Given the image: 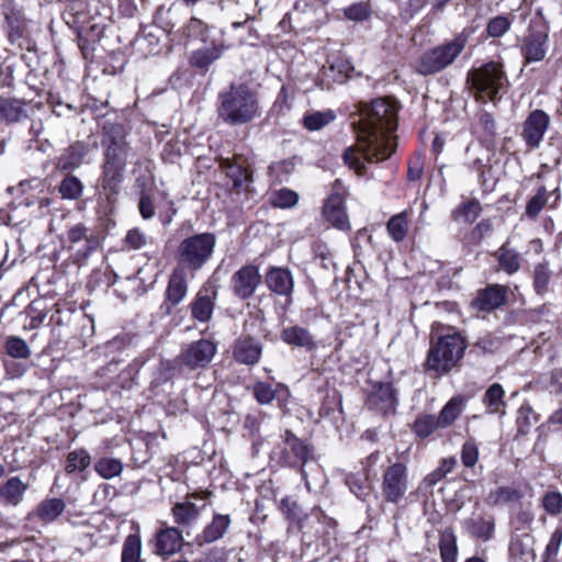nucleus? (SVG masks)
<instances>
[{
	"instance_id": "obj_1",
	"label": "nucleus",
	"mask_w": 562,
	"mask_h": 562,
	"mask_svg": "<svg viewBox=\"0 0 562 562\" xmlns=\"http://www.w3.org/2000/svg\"><path fill=\"white\" fill-rule=\"evenodd\" d=\"M397 111L396 101L390 98H378L361 105L360 117L352 123L357 143L346 148L342 155L345 164L358 176L367 175V164L384 161L394 153Z\"/></svg>"
},
{
	"instance_id": "obj_2",
	"label": "nucleus",
	"mask_w": 562,
	"mask_h": 562,
	"mask_svg": "<svg viewBox=\"0 0 562 562\" xmlns=\"http://www.w3.org/2000/svg\"><path fill=\"white\" fill-rule=\"evenodd\" d=\"M218 117L229 125H243L259 115L257 94L246 83H233L218 94Z\"/></svg>"
},
{
	"instance_id": "obj_3",
	"label": "nucleus",
	"mask_w": 562,
	"mask_h": 562,
	"mask_svg": "<svg viewBox=\"0 0 562 562\" xmlns=\"http://www.w3.org/2000/svg\"><path fill=\"white\" fill-rule=\"evenodd\" d=\"M216 245L212 233H200L184 238L176 252L177 267L182 268L193 277L211 259Z\"/></svg>"
},
{
	"instance_id": "obj_4",
	"label": "nucleus",
	"mask_w": 562,
	"mask_h": 562,
	"mask_svg": "<svg viewBox=\"0 0 562 562\" xmlns=\"http://www.w3.org/2000/svg\"><path fill=\"white\" fill-rule=\"evenodd\" d=\"M467 344L460 333L439 336L428 351L426 366L437 373H447L462 359Z\"/></svg>"
},
{
	"instance_id": "obj_5",
	"label": "nucleus",
	"mask_w": 562,
	"mask_h": 562,
	"mask_svg": "<svg viewBox=\"0 0 562 562\" xmlns=\"http://www.w3.org/2000/svg\"><path fill=\"white\" fill-rule=\"evenodd\" d=\"M468 81L474 89L476 98L484 102L494 101L499 91L508 83L504 66L498 61H488L471 70Z\"/></svg>"
},
{
	"instance_id": "obj_6",
	"label": "nucleus",
	"mask_w": 562,
	"mask_h": 562,
	"mask_svg": "<svg viewBox=\"0 0 562 562\" xmlns=\"http://www.w3.org/2000/svg\"><path fill=\"white\" fill-rule=\"evenodd\" d=\"M468 42L461 33L451 41L424 53L416 66V71L423 76L432 75L450 66L464 49Z\"/></svg>"
},
{
	"instance_id": "obj_7",
	"label": "nucleus",
	"mask_w": 562,
	"mask_h": 562,
	"mask_svg": "<svg viewBox=\"0 0 562 562\" xmlns=\"http://www.w3.org/2000/svg\"><path fill=\"white\" fill-rule=\"evenodd\" d=\"M409 488L408 469L403 462L390 464L383 472L381 494L386 503L398 505Z\"/></svg>"
},
{
	"instance_id": "obj_8",
	"label": "nucleus",
	"mask_w": 562,
	"mask_h": 562,
	"mask_svg": "<svg viewBox=\"0 0 562 562\" xmlns=\"http://www.w3.org/2000/svg\"><path fill=\"white\" fill-rule=\"evenodd\" d=\"M311 458V448L290 430L271 451L272 460L288 467L304 465Z\"/></svg>"
},
{
	"instance_id": "obj_9",
	"label": "nucleus",
	"mask_w": 562,
	"mask_h": 562,
	"mask_svg": "<svg viewBox=\"0 0 562 562\" xmlns=\"http://www.w3.org/2000/svg\"><path fill=\"white\" fill-rule=\"evenodd\" d=\"M216 345L209 339H199L184 347L177 358L181 367L189 370L205 369L216 355Z\"/></svg>"
},
{
	"instance_id": "obj_10",
	"label": "nucleus",
	"mask_w": 562,
	"mask_h": 562,
	"mask_svg": "<svg viewBox=\"0 0 562 562\" xmlns=\"http://www.w3.org/2000/svg\"><path fill=\"white\" fill-rule=\"evenodd\" d=\"M347 190L340 180H336L333 192L323 207L326 220L339 229L349 228V218L345 207Z\"/></svg>"
},
{
	"instance_id": "obj_11",
	"label": "nucleus",
	"mask_w": 562,
	"mask_h": 562,
	"mask_svg": "<svg viewBox=\"0 0 562 562\" xmlns=\"http://www.w3.org/2000/svg\"><path fill=\"white\" fill-rule=\"evenodd\" d=\"M260 283L261 274L258 267L246 265L233 274L231 289L236 297L247 300L254 295Z\"/></svg>"
},
{
	"instance_id": "obj_12",
	"label": "nucleus",
	"mask_w": 562,
	"mask_h": 562,
	"mask_svg": "<svg viewBox=\"0 0 562 562\" xmlns=\"http://www.w3.org/2000/svg\"><path fill=\"white\" fill-rule=\"evenodd\" d=\"M104 144L106 146L104 162L125 167L131 148L125 140L122 127H111L106 133Z\"/></svg>"
},
{
	"instance_id": "obj_13",
	"label": "nucleus",
	"mask_w": 562,
	"mask_h": 562,
	"mask_svg": "<svg viewBox=\"0 0 562 562\" xmlns=\"http://www.w3.org/2000/svg\"><path fill=\"white\" fill-rule=\"evenodd\" d=\"M549 34L543 30H530L522 40L520 53L525 64L538 63L546 58Z\"/></svg>"
},
{
	"instance_id": "obj_14",
	"label": "nucleus",
	"mask_w": 562,
	"mask_h": 562,
	"mask_svg": "<svg viewBox=\"0 0 562 562\" xmlns=\"http://www.w3.org/2000/svg\"><path fill=\"white\" fill-rule=\"evenodd\" d=\"M550 124L549 115L542 110L532 111L524 124L522 137L527 145L536 148L543 139Z\"/></svg>"
},
{
	"instance_id": "obj_15",
	"label": "nucleus",
	"mask_w": 562,
	"mask_h": 562,
	"mask_svg": "<svg viewBox=\"0 0 562 562\" xmlns=\"http://www.w3.org/2000/svg\"><path fill=\"white\" fill-rule=\"evenodd\" d=\"M507 301V288L501 284H492L483 290H480L472 301L473 308L480 312H491Z\"/></svg>"
},
{
	"instance_id": "obj_16",
	"label": "nucleus",
	"mask_w": 562,
	"mask_h": 562,
	"mask_svg": "<svg viewBox=\"0 0 562 562\" xmlns=\"http://www.w3.org/2000/svg\"><path fill=\"white\" fill-rule=\"evenodd\" d=\"M196 498L202 499V497L193 493L187 495L182 502H178L172 506L171 514L177 525L182 528H189L198 521L205 505L203 504L202 506H198L193 502V499Z\"/></svg>"
},
{
	"instance_id": "obj_17",
	"label": "nucleus",
	"mask_w": 562,
	"mask_h": 562,
	"mask_svg": "<svg viewBox=\"0 0 562 562\" xmlns=\"http://www.w3.org/2000/svg\"><path fill=\"white\" fill-rule=\"evenodd\" d=\"M396 404V392L391 383L375 385L368 398V406L384 415L394 413Z\"/></svg>"
},
{
	"instance_id": "obj_18",
	"label": "nucleus",
	"mask_w": 562,
	"mask_h": 562,
	"mask_svg": "<svg viewBox=\"0 0 562 562\" xmlns=\"http://www.w3.org/2000/svg\"><path fill=\"white\" fill-rule=\"evenodd\" d=\"M182 543L181 531L176 527H166L156 535L155 553L159 555L175 554L181 549Z\"/></svg>"
},
{
	"instance_id": "obj_19",
	"label": "nucleus",
	"mask_w": 562,
	"mask_h": 562,
	"mask_svg": "<svg viewBox=\"0 0 562 562\" xmlns=\"http://www.w3.org/2000/svg\"><path fill=\"white\" fill-rule=\"evenodd\" d=\"M266 284L273 293L290 297L293 292L292 273L284 268H271L266 274Z\"/></svg>"
},
{
	"instance_id": "obj_20",
	"label": "nucleus",
	"mask_w": 562,
	"mask_h": 562,
	"mask_svg": "<svg viewBox=\"0 0 562 562\" xmlns=\"http://www.w3.org/2000/svg\"><path fill=\"white\" fill-rule=\"evenodd\" d=\"M221 168L226 173V177L232 180L235 189L247 188L252 181L251 171L245 166L244 161L237 158L233 160L229 158L223 159Z\"/></svg>"
},
{
	"instance_id": "obj_21",
	"label": "nucleus",
	"mask_w": 562,
	"mask_h": 562,
	"mask_svg": "<svg viewBox=\"0 0 562 562\" xmlns=\"http://www.w3.org/2000/svg\"><path fill=\"white\" fill-rule=\"evenodd\" d=\"M216 291L212 288H204L200 290L191 304V313L193 318L199 322H207L214 311V300Z\"/></svg>"
},
{
	"instance_id": "obj_22",
	"label": "nucleus",
	"mask_w": 562,
	"mask_h": 562,
	"mask_svg": "<svg viewBox=\"0 0 562 562\" xmlns=\"http://www.w3.org/2000/svg\"><path fill=\"white\" fill-rule=\"evenodd\" d=\"M462 527L471 537L488 541L494 537L495 519L492 516L470 517L463 520Z\"/></svg>"
},
{
	"instance_id": "obj_23",
	"label": "nucleus",
	"mask_w": 562,
	"mask_h": 562,
	"mask_svg": "<svg viewBox=\"0 0 562 562\" xmlns=\"http://www.w3.org/2000/svg\"><path fill=\"white\" fill-rule=\"evenodd\" d=\"M125 167L103 162L101 188L109 201H112L120 192Z\"/></svg>"
},
{
	"instance_id": "obj_24",
	"label": "nucleus",
	"mask_w": 562,
	"mask_h": 562,
	"mask_svg": "<svg viewBox=\"0 0 562 562\" xmlns=\"http://www.w3.org/2000/svg\"><path fill=\"white\" fill-rule=\"evenodd\" d=\"M188 273L189 271L176 267L170 276L166 291L167 301L173 306L178 305L188 292Z\"/></svg>"
},
{
	"instance_id": "obj_25",
	"label": "nucleus",
	"mask_w": 562,
	"mask_h": 562,
	"mask_svg": "<svg viewBox=\"0 0 562 562\" xmlns=\"http://www.w3.org/2000/svg\"><path fill=\"white\" fill-rule=\"evenodd\" d=\"M281 339L291 346L305 348L311 351L316 348V342L312 334L299 325L284 327L280 334Z\"/></svg>"
},
{
	"instance_id": "obj_26",
	"label": "nucleus",
	"mask_w": 562,
	"mask_h": 562,
	"mask_svg": "<svg viewBox=\"0 0 562 562\" xmlns=\"http://www.w3.org/2000/svg\"><path fill=\"white\" fill-rule=\"evenodd\" d=\"M261 351V344L254 338L247 337L236 342L234 357L240 363L255 364L258 362Z\"/></svg>"
},
{
	"instance_id": "obj_27",
	"label": "nucleus",
	"mask_w": 562,
	"mask_h": 562,
	"mask_svg": "<svg viewBox=\"0 0 562 562\" xmlns=\"http://www.w3.org/2000/svg\"><path fill=\"white\" fill-rule=\"evenodd\" d=\"M29 484L18 476L10 477L0 485V498L7 505L18 506L24 498Z\"/></svg>"
},
{
	"instance_id": "obj_28",
	"label": "nucleus",
	"mask_w": 562,
	"mask_h": 562,
	"mask_svg": "<svg viewBox=\"0 0 562 562\" xmlns=\"http://www.w3.org/2000/svg\"><path fill=\"white\" fill-rule=\"evenodd\" d=\"M66 504L61 498H46L30 514V518H37L44 522L56 520L65 510Z\"/></svg>"
},
{
	"instance_id": "obj_29",
	"label": "nucleus",
	"mask_w": 562,
	"mask_h": 562,
	"mask_svg": "<svg viewBox=\"0 0 562 562\" xmlns=\"http://www.w3.org/2000/svg\"><path fill=\"white\" fill-rule=\"evenodd\" d=\"M504 397L505 391L503 386L499 383H493L482 397L486 413L503 416L506 408Z\"/></svg>"
},
{
	"instance_id": "obj_30",
	"label": "nucleus",
	"mask_w": 562,
	"mask_h": 562,
	"mask_svg": "<svg viewBox=\"0 0 562 562\" xmlns=\"http://www.w3.org/2000/svg\"><path fill=\"white\" fill-rule=\"evenodd\" d=\"M24 117H26V111L20 100L0 95V122L13 124Z\"/></svg>"
},
{
	"instance_id": "obj_31",
	"label": "nucleus",
	"mask_w": 562,
	"mask_h": 562,
	"mask_svg": "<svg viewBox=\"0 0 562 562\" xmlns=\"http://www.w3.org/2000/svg\"><path fill=\"white\" fill-rule=\"evenodd\" d=\"M86 154L85 144L77 142L63 151L58 158L57 167L60 170H74L81 165Z\"/></svg>"
},
{
	"instance_id": "obj_32",
	"label": "nucleus",
	"mask_w": 562,
	"mask_h": 562,
	"mask_svg": "<svg viewBox=\"0 0 562 562\" xmlns=\"http://www.w3.org/2000/svg\"><path fill=\"white\" fill-rule=\"evenodd\" d=\"M531 277L533 290L538 295L543 296L549 292L552 271L547 260L538 262L533 266Z\"/></svg>"
},
{
	"instance_id": "obj_33",
	"label": "nucleus",
	"mask_w": 562,
	"mask_h": 562,
	"mask_svg": "<svg viewBox=\"0 0 562 562\" xmlns=\"http://www.w3.org/2000/svg\"><path fill=\"white\" fill-rule=\"evenodd\" d=\"M231 525V517L228 515H214L212 521L204 528L202 532V540L206 543H212L224 537Z\"/></svg>"
},
{
	"instance_id": "obj_34",
	"label": "nucleus",
	"mask_w": 562,
	"mask_h": 562,
	"mask_svg": "<svg viewBox=\"0 0 562 562\" xmlns=\"http://www.w3.org/2000/svg\"><path fill=\"white\" fill-rule=\"evenodd\" d=\"M222 53L223 48L217 45L196 49L190 57V64L195 68L207 70L210 65L222 56Z\"/></svg>"
},
{
	"instance_id": "obj_35",
	"label": "nucleus",
	"mask_w": 562,
	"mask_h": 562,
	"mask_svg": "<svg viewBox=\"0 0 562 562\" xmlns=\"http://www.w3.org/2000/svg\"><path fill=\"white\" fill-rule=\"evenodd\" d=\"M494 256L498 261L499 268L507 274L512 276L520 270V255L515 249L503 245L498 248Z\"/></svg>"
},
{
	"instance_id": "obj_36",
	"label": "nucleus",
	"mask_w": 562,
	"mask_h": 562,
	"mask_svg": "<svg viewBox=\"0 0 562 562\" xmlns=\"http://www.w3.org/2000/svg\"><path fill=\"white\" fill-rule=\"evenodd\" d=\"M464 409V398L461 396L452 397L440 411L437 416L441 428H448L461 415Z\"/></svg>"
},
{
	"instance_id": "obj_37",
	"label": "nucleus",
	"mask_w": 562,
	"mask_h": 562,
	"mask_svg": "<svg viewBox=\"0 0 562 562\" xmlns=\"http://www.w3.org/2000/svg\"><path fill=\"white\" fill-rule=\"evenodd\" d=\"M124 469L120 459L102 457L94 463V471L104 480H111L119 476Z\"/></svg>"
},
{
	"instance_id": "obj_38",
	"label": "nucleus",
	"mask_w": 562,
	"mask_h": 562,
	"mask_svg": "<svg viewBox=\"0 0 562 562\" xmlns=\"http://www.w3.org/2000/svg\"><path fill=\"white\" fill-rule=\"evenodd\" d=\"M439 550L442 562H457V537L452 529H446L441 532Z\"/></svg>"
},
{
	"instance_id": "obj_39",
	"label": "nucleus",
	"mask_w": 562,
	"mask_h": 562,
	"mask_svg": "<svg viewBox=\"0 0 562 562\" xmlns=\"http://www.w3.org/2000/svg\"><path fill=\"white\" fill-rule=\"evenodd\" d=\"M91 464V457L86 449H76L70 451L66 458L65 471L67 474L81 472Z\"/></svg>"
},
{
	"instance_id": "obj_40",
	"label": "nucleus",
	"mask_w": 562,
	"mask_h": 562,
	"mask_svg": "<svg viewBox=\"0 0 562 562\" xmlns=\"http://www.w3.org/2000/svg\"><path fill=\"white\" fill-rule=\"evenodd\" d=\"M386 229L394 241L400 243L404 240L408 232L407 213L401 212L393 215L386 224Z\"/></svg>"
},
{
	"instance_id": "obj_41",
	"label": "nucleus",
	"mask_w": 562,
	"mask_h": 562,
	"mask_svg": "<svg viewBox=\"0 0 562 562\" xmlns=\"http://www.w3.org/2000/svg\"><path fill=\"white\" fill-rule=\"evenodd\" d=\"M336 119V114L331 110L316 111L304 115L303 125L306 130L314 132L318 131Z\"/></svg>"
},
{
	"instance_id": "obj_42",
	"label": "nucleus",
	"mask_w": 562,
	"mask_h": 562,
	"mask_svg": "<svg viewBox=\"0 0 562 562\" xmlns=\"http://www.w3.org/2000/svg\"><path fill=\"white\" fill-rule=\"evenodd\" d=\"M481 211L479 201H467L452 212V217L454 221L471 224L480 216Z\"/></svg>"
},
{
	"instance_id": "obj_43",
	"label": "nucleus",
	"mask_w": 562,
	"mask_h": 562,
	"mask_svg": "<svg viewBox=\"0 0 562 562\" xmlns=\"http://www.w3.org/2000/svg\"><path fill=\"white\" fill-rule=\"evenodd\" d=\"M142 540L138 535H128L122 548L121 562H140Z\"/></svg>"
},
{
	"instance_id": "obj_44",
	"label": "nucleus",
	"mask_w": 562,
	"mask_h": 562,
	"mask_svg": "<svg viewBox=\"0 0 562 562\" xmlns=\"http://www.w3.org/2000/svg\"><path fill=\"white\" fill-rule=\"evenodd\" d=\"M520 497L521 494L517 490L505 486L490 492L487 503L493 506H501L512 502H517Z\"/></svg>"
},
{
	"instance_id": "obj_45",
	"label": "nucleus",
	"mask_w": 562,
	"mask_h": 562,
	"mask_svg": "<svg viewBox=\"0 0 562 562\" xmlns=\"http://www.w3.org/2000/svg\"><path fill=\"white\" fill-rule=\"evenodd\" d=\"M269 202L274 207L289 209L299 202V194L290 189H280L270 194Z\"/></svg>"
},
{
	"instance_id": "obj_46",
	"label": "nucleus",
	"mask_w": 562,
	"mask_h": 562,
	"mask_svg": "<svg viewBox=\"0 0 562 562\" xmlns=\"http://www.w3.org/2000/svg\"><path fill=\"white\" fill-rule=\"evenodd\" d=\"M83 191L82 182L75 176L65 177L59 184V193L63 199L77 200Z\"/></svg>"
},
{
	"instance_id": "obj_47",
	"label": "nucleus",
	"mask_w": 562,
	"mask_h": 562,
	"mask_svg": "<svg viewBox=\"0 0 562 562\" xmlns=\"http://www.w3.org/2000/svg\"><path fill=\"white\" fill-rule=\"evenodd\" d=\"M5 352L15 359H27L31 349L26 341L18 336H9L4 344Z\"/></svg>"
},
{
	"instance_id": "obj_48",
	"label": "nucleus",
	"mask_w": 562,
	"mask_h": 562,
	"mask_svg": "<svg viewBox=\"0 0 562 562\" xmlns=\"http://www.w3.org/2000/svg\"><path fill=\"white\" fill-rule=\"evenodd\" d=\"M295 169V159L289 158L272 162L269 166V176L276 182H283Z\"/></svg>"
},
{
	"instance_id": "obj_49",
	"label": "nucleus",
	"mask_w": 562,
	"mask_h": 562,
	"mask_svg": "<svg viewBox=\"0 0 562 562\" xmlns=\"http://www.w3.org/2000/svg\"><path fill=\"white\" fill-rule=\"evenodd\" d=\"M437 422L439 420L434 415H423L415 420L414 432L420 438H426L441 428V425Z\"/></svg>"
},
{
	"instance_id": "obj_50",
	"label": "nucleus",
	"mask_w": 562,
	"mask_h": 562,
	"mask_svg": "<svg viewBox=\"0 0 562 562\" xmlns=\"http://www.w3.org/2000/svg\"><path fill=\"white\" fill-rule=\"evenodd\" d=\"M548 201V191L544 187H540L537 194L533 195L526 205V215L536 218Z\"/></svg>"
},
{
	"instance_id": "obj_51",
	"label": "nucleus",
	"mask_w": 562,
	"mask_h": 562,
	"mask_svg": "<svg viewBox=\"0 0 562 562\" xmlns=\"http://www.w3.org/2000/svg\"><path fill=\"white\" fill-rule=\"evenodd\" d=\"M537 422V415L529 404H522L518 409L517 426L518 431L527 434L529 428Z\"/></svg>"
},
{
	"instance_id": "obj_52",
	"label": "nucleus",
	"mask_w": 562,
	"mask_h": 562,
	"mask_svg": "<svg viewBox=\"0 0 562 562\" xmlns=\"http://www.w3.org/2000/svg\"><path fill=\"white\" fill-rule=\"evenodd\" d=\"M510 24L512 22L507 16H495L487 24V34L492 37H501L509 30Z\"/></svg>"
},
{
	"instance_id": "obj_53",
	"label": "nucleus",
	"mask_w": 562,
	"mask_h": 562,
	"mask_svg": "<svg viewBox=\"0 0 562 562\" xmlns=\"http://www.w3.org/2000/svg\"><path fill=\"white\" fill-rule=\"evenodd\" d=\"M542 506L552 516L561 514L562 494L559 492H548L542 498Z\"/></svg>"
},
{
	"instance_id": "obj_54",
	"label": "nucleus",
	"mask_w": 562,
	"mask_h": 562,
	"mask_svg": "<svg viewBox=\"0 0 562 562\" xmlns=\"http://www.w3.org/2000/svg\"><path fill=\"white\" fill-rule=\"evenodd\" d=\"M562 543V526L557 527V529L552 532L550 540L546 547L543 558L549 561L554 559L560 550V546Z\"/></svg>"
},
{
	"instance_id": "obj_55",
	"label": "nucleus",
	"mask_w": 562,
	"mask_h": 562,
	"mask_svg": "<svg viewBox=\"0 0 562 562\" xmlns=\"http://www.w3.org/2000/svg\"><path fill=\"white\" fill-rule=\"evenodd\" d=\"M254 395L260 404H269L273 401L276 392L270 384L258 382L254 385Z\"/></svg>"
},
{
	"instance_id": "obj_56",
	"label": "nucleus",
	"mask_w": 562,
	"mask_h": 562,
	"mask_svg": "<svg viewBox=\"0 0 562 562\" xmlns=\"http://www.w3.org/2000/svg\"><path fill=\"white\" fill-rule=\"evenodd\" d=\"M124 243L131 249L138 250L146 246L147 237L139 228H133L127 232Z\"/></svg>"
},
{
	"instance_id": "obj_57",
	"label": "nucleus",
	"mask_w": 562,
	"mask_h": 562,
	"mask_svg": "<svg viewBox=\"0 0 562 562\" xmlns=\"http://www.w3.org/2000/svg\"><path fill=\"white\" fill-rule=\"evenodd\" d=\"M479 458V449L476 445L472 441H467L462 446L461 450V460L462 463L468 467L472 468L475 465Z\"/></svg>"
},
{
	"instance_id": "obj_58",
	"label": "nucleus",
	"mask_w": 562,
	"mask_h": 562,
	"mask_svg": "<svg viewBox=\"0 0 562 562\" xmlns=\"http://www.w3.org/2000/svg\"><path fill=\"white\" fill-rule=\"evenodd\" d=\"M345 15L352 21H363L369 16V10L364 3L359 2L348 7L345 10Z\"/></svg>"
},
{
	"instance_id": "obj_59",
	"label": "nucleus",
	"mask_w": 562,
	"mask_h": 562,
	"mask_svg": "<svg viewBox=\"0 0 562 562\" xmlns=\"http://www.w3.org/2000/svg\"><path fill=\"white\" fill-rule=\"evenodd\" d=\"M346 483L348 484L350 491L359 498H362L364 495L368 494V485L366 484V481L350 474L346 477Z\"/></svg>"
},
{
	"instance_id": "obj_60",
	"label": "nucleus",
	"mask_w": 562,
	"mask_h": 562,
	"mask_svg": "<svg viewBox=\"0 0 562 562\" xmlns=\"http://www.w3.org/2000/svg\"><path fill=\"white\" fill-rule=\"evenodd\" d=\"M207 25L200 19L192 18L187 24V32L189 36L200 37L205 42V33Z\"/></svg>"
},
{
	"instance_id": "obj_61",
	"label": "nucleus",
	"mask_w": 562,
	"mask_h": 562,
	"mask_svg": "<svg viewBox=\"0 0 562 562\" xmlns=\"http://www.w3.org/2000/svg\"><path fill=\"white\" fill-rule=\"evenodd\" d=\"M138 209L142 217L144 220H149L155 215V205L153 199L143 193L138 203Z\"/></svg>"
},
{
	"instance_id": "obj_62",
	"label": "nucleus",
	"mask_w": 562,
	"mask_h": 562,
	"mask_svg": "<svg viewBox=\"0 0 562 562\" xmlns=\"http://www.w3.org/2000/svg\"><path fill=\"white\" fill-rule=\"evenodd\" d=\"M499 346V342L497 338L485 335L481 337L475 344L474 347L480 349L482 352H493L495 351Z\"/></svg>"
},
{
	"instance_id": "obj_63",
	"label": "nucleus",
	"mask_w": 562,
	"mask_h": 562,
	"mask_svg": "<svg viewBox=\"0 0 562 562\" xmlns=\"http://www.w3.org/2000/svg\"><path fill=\"white\" fill-rule=\"evenodd\" d=\"M479 125L482 127L486 136H494L496 124L493 116L490 113L483 112L480 114Z\"/></svg>"
},
{
	"instance_id": "obj_64",
	"label": "nucleus",
	"mask_w": 562,
	"mask_h": 562,
	"mask_svg": "<svg viewBox=\"0 0 562 562\" xmlns=\"http://www.w3.org/2000/svg\"><path fill=\"white\" fill-rule=\"evenodd\" d=\"M87 234H88V228L83 224H81V223L76 224L72 227H70L68 231V240L71 244L79 243L81 240H85Z\"/></svg>"
}]
</instances>
